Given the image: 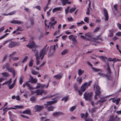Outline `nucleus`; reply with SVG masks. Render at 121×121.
<instances>
[{"label":"nucleus","mask_w":121,"mask_h":121,"mask_svg":"<svg viewBox=\"0 0 121 121\" xmlns=\"http://www.w3.org/2000/svg\"><path fill=\"white\" fill-rule=\"evenodd\" d=\"M92 68L93 70L94 71L96 72H99L98 73L100 76L103 77H105L108 80H111L112 79V77L111 76H110L111 78H109L108 76H107V74H106L103 73V71L102 70L99 69H97L93 67H92Z\"/></svg>","instance_id":"nucleus-3"},{"label":"nucleus","mask_w":121,"mask_h":121,"mask_svg":"<svg viewBox=\"0 0 121 121\" xmlns=\"http://www.w3.org/2000/svg\"><path fill=\"white\" fill-rule=\"evenodd\" d=\"M84 23L83 21H82L81 22H80L77 23V24L78 26H79V25L83 24H84Z\"/></svg>","instance_id":"nucleus-50"},{"label":"nucleus","mask_w":121,"mask_h":121,"mask_svg":"<svg viewBox=\"0 0 121 121\" xmlns=\"http://www.w3.org/2000/svg\"><path fill=\"white\" fill-rule=\"evenodd\" d=\"M34 62V60L32 59L30 60L29 62V67H31L32 66Z\"/></svg>","instance_id":"nucleus-22"},{"label":"nucleus","mask_w":121,"mask_h":121,"mask_svg":"<svg viewBox=\"0 0 121 121\" xmlns=\"http://www.w3.org/2000/svg\"><path fill=\"white\" fill-rule=\"evenodd\" d=\"M23 107L22 105H17L14 106V108H7L5 107L4 108L3 110V111L4 112H6L8 110L11 109H17L22 108H23Z\"/></svg>","instance_id":"nucleus-7"},{"label":"nucleus","mask_w":121,"mask_h":121,"mask_svg":"<svg viewBox=\"0 0 121 121\" xmlns=\"http://www.w3.org/2000/svg\"><path fill=\"white\" fill-rule=\"evenodd\" d=\"M31 73L33 75H36L37 74L38 72L32 69L31 71Z\"/></svg>","instance_id":"nucleus-34"},{"label":"nucleus","mask_w":121,"mask_h":121,"mask_svg":"<svg viewBox=\"0 0 121 121\" xmlns=\"http://www.w3.org/2000/svg\"><path fill=\"white\" fill-rule=\"evenodd\" d=\"M120 118L117 117L111 116L109 119V121H119Z\"/></svg>","instance_id":"nucleus-11"},{"label":"nucleus","mask_w":121,"mask_h":121,"mask_svg":"<svg viewBox=\"0 0 121 121\" xmlns=\"http://www.w3.org/2000/svg\"><path fill=\"white\" fill-rule=\"evenodd\" d=\"M109 32L110 34L108 35V36L110 37H112L113 35V34L112 33L113 31L112 30H110L109 31Z\"/></svg>","instance_id":"nucleus-42"},{"label":"nucleus","mask_w":121,"mask_h":121,"mask_svg":"<svg viewBox=\"0 0 121 121\" xmlns=\"http://www.w3.org/2000/svg\"><path fill=\"white\" fill-rule=\"evenodd\" d=\"M76 28V26L75 25H73L70 26L69 28L70 29H75Z\"/></svg>","instance_id":"nucleus-52"},{"label":"nucleus","mask_w":121,"mask_h":121,"mask_svg":"<svg viewBox=\"0 0 121 121\" xmlns=\"http://www.w3.org/2000/svg\"><path fill=\"white\" fill-rule=\"evenodd\" d=\"M88 114L86 112L85 115L84 113H82L81 115V117L82 118H84L85 119L87 118L88 117Z\"/></svg>","instance_id":"nucleus-20"},{"label":"nucleus","mask_w":121,"mask_h":121,"mask_svg":"<svg viewBox=\"0 0 121 121\" xmlns=\"http://www.w3.org/2000/svg\"><path fill=\"white\" fill-rule=\"evenodd\" d=\"M20 45V43L19 42H15L9 40L8 46L9 48H12Z\"/></svg>","instance_id":"nucleus-5"},{"label":"nucleus","mask_w":121,"mask_h":121,"mask_svg":"<svg viewBox=\"0 0 121 121\" xmlns=\"http://www.w3.org/2000/svg\"><path fill=\"white\" fill-rule=\"evenodd\" d=\"M57 99L56 98H55L53 100L47 102V104L48 105H51L57 102Z\"/></svg>","instance_id":"nucleus-15"},{"label":"nucleus","mask_w":121,"mask_h":121,"mask_svg":"<svg viewBox=\"0 0 121 121\" xmlns=\"http://www.w3.org/2000/svg\"><path fill=\"white\" fill-rule=\"evenodd\" d=\"M57 23V21H55L54 22H49V25L50 26V28H52L53 29L54 28V26Z\"/></svg>","instance_id":"nucleus-14"},{"label":"nucleus","mask_w":121,"mask_h":121,"mask_svg":"<svg viewBox=\"0 0 121 121\" xmlns=\"http://www.w3.org/2000/svg\"><path fill=\"white\" fill-rule=\"evenodd\" d=\"M120 100V98H118L116 100L115 103H116V104L117 105L118 104Z\"/></svg>","instance_id":"nucleus-53"},{"label":"nucleus","mask_w":121,"mask_h":121,"mask_svg":"<svg viewBox=\"0 0 121 121\" xmlns=\"http://www.w3.org/2000/svg\"><path fill=\"white\" fill-rule=\"evenodd\" d=\"M68 99V97L66 96L64 97L63 99H61V100H64V102H65L67 101Z\"/></svg>","instance_id":"nucleus-35"},{"label":"nucleus","mask_w":121,"mask_h":121,"mask_svg":"<svg viewBox=\"0 0 121 121\" xmlns=\"http://www.w3.org/2000/svg\"><path fill=\"white\" fill-rule=\"evenodd\" d=\"M7 70L9 71L10 72H13V70H14L13 69H12V68H10L7 67L6 69Z\"/></svg>","instance_id":"nucleus-32"},{"label":"nucleus","mask_w":121,"mask_h":121,"mask_svg":"<svg viewBox=\"0 0 121 121\" xmlns=\"http://www.w3.org/2000/svg\"><path fill=\"white\" fill-rule=\"evenodd\" d=\"M96 91L95 92V95L94 97V99H98L97 96H99L100 93V89L99 86L97 85L96 86Z\"/></svg>","instance_id":"nucleus-9"},{"label":"nucleus","mask_w":121,"mask_h":121,"mask_svg":"<svg viewBox=\"0 0 121 121\" xmlns=\"http://www.w3.org/2000/svg\"><path fill=\"white\" fill-rule=\"evenodd\" d=\"M100 28L98 27H96L94 30L93 31V32L95 33L97 32V31Z\"/></svg>","instance_id":"nucleus-46"},{"label":"nucleus","mask_w":121,"mask_h":121,"mask_svg":"<svg viewBox=\"0 0 121 121\" xmlns=\"http://www.w3.org/2000/svg\"><path fill=\"white\" fill-rule=\"evenodd\" d=\"M35 110L36 111H40L42 110L43 107L42 106L36 105L35 106Z\"/></svg>","instance_id":"nucleus-13"},{"label":"nucleus","mask_w":121,"mask_h":121,"mask_svg":"<svg viewBox=\"0 0 121 121\" xmlns=\"http://www.w3.org/2000/svg\"><path fill=\"white\" fill-rule=\"evenodd\" d=\"M56 47V45H55L51 46V49L53 50H54Z\"/></svg>","instance_id":"nucleus-61"},{"label":"nucleus","mask_w":121,"mask_h":121,"mask_svg":"<svg viewBox=\"0 0 121 121\" xmlns=\"http://www.w3.org/2000/svg\"><path fill=\"white\" fill-rule=\"evenodd\" d=\"M30 113V111L29 110H26L23 112L22 113L29 114Z\"/></svg>","instance_id":"nucleus-28"},{"label":"nucleus","mask_w":121,"mask_h":121,"mask_svg":"<svg viewBox=\"0 0 121 121\" xmlns=\"http://www.w3.org/2000/svg\"><path fill=\"white\" fill-rule=\"evenodd\" d=\"M67 20L69 21H73L72 18L71 17H68L67 18Z\"/></svg>","instance_id":"nucleus-62"},{"label":"nucleus","mask_w":121,"mask_h":121,"mask_svg":"<svg viewBox=\"0 0 121 121\" xmlns=\"http://www.w3.org/2000/svg\"><path fill=\"white\" fill-rule=\"evenodd\" d=\"M75 109V106H73L70 109V112L73 111Z\"/></svg>","instance_id":"nucleus-49"},{"label":"nucleus","mask_w":121,"mask_h":121,"mask_svg":"<svg viewBox=\"0 0 121 121\" xmlns=\"http://www.w3.org/2000/svg\"><path fill=\"white\" fill-rule=\"evenodd\" d=\"M18 30L20 31V30L18 28L16 30L13 31V34L16 33L17 35L19 34L20 33L19 32L16 33Z\"/></svg>","instance_id":"nucleus-44"},{"label":"nucleus","mask_w":121,"mask_h":121,"mask_svg":"<svg viewBox=\"0 0 121 121\" xmlns=\"http://www.w3.org/2000/svg\"><path fill=\"white\" fill-rule=\"evenodd\" d=\"M60 32V30H58L56 31L54 33V35H59Z\"/></svg>","instance_id":"nucleus-38"},{"label":"nucleus","mask_w":121,"mask_h":121,"mask_svg":"<svg viewBox=\"0 0 121 121\" xmlns=\"http://www.w3.org/2000/svg\"><path fill=\"white\" fill-rule=\"evenodd\" d=\"M48 83L47 85H42L41 84L39 83H38L37 84V85L36 86V87L37 88H42L45 87L46 88H47L48 87Z\"/></svg>","instance_id":"nucleus-12"},{"label":"nucleus","mask_w":121,"mask_h":121,"mask_svg":"<svg viewBox=\"0 0 121 121\" xmlns=\"http://www.w3.org/2000/svg\"><path fill=\"white\" fill-rule=\"evenodd\" d=\"M7 56L6 55H5L4 56L2 60V61L3 62H4L7 59Z\"/></svg>","instance_id":"nucleus-45"},{"label":"nucleus","mask_w":121,"mask_h":121,"mask_svg":"<svg viewBox=\"0 0 121 121\" xmlns=\"http://www.w3.org/2000/svg\"><path fill=\"white\" fill-rule=\"evenodd\" d=\"M30 100L31 101H34L35 99V97H33L30 98Z\"/></svg>","instance_id":"nucleus-57"},{"label":"nucleus","mask_w":121,"mask_h":121,"mask_svg":"<svg viewBox=\"0 0 121 121\" xmlns=\"http://www.w3.org/2000/svg\"><path fill=\"white\" fill-rule=\"evenodd\" d=\"M24 10L25 11L28 12H30V10L29 9L27 8H25Z\"/></svg>","instance_id":"nucleus-63"},{"label":"nucleus","mask_w":121,"mask_h":121,"mask_svg":"<svg viewBox=\"0 0 121 121\" xmlns=\"http://www.w3.org/2000/svg\"><path fill=\"white\" fill-rule=\"evenodd\" d=\"M17 53V52H13L9 56L10 57H12L13 56H15Z\"/></svg>","instance_id":"nucleus-41"},{"label":"nucleus","mask_w":121,"mask_h":121,"mask_svg":"<svg viewBox=\"0 0 121 121\" xmlns=\"http://www.w3.org/2000/svg\"><path fill=\"white\" fill-rule=\"evenodd\" d=\"M28 58V57L27 56H25L22 61V63L23 64L27 60Z\"/></svg>","instance_id":"nucleus-37"},{"label":"nucleus","mask_w":121,"mask_h":121,"mask_svg":"<svg viewBox=\"0 0 121 121\" xmlns=\"http://www.w3.org/2000/svg\"><path fill=\"white\" fill-rule=\"evenodd\" d=\"M29 81L26 82L25 84L23 85V86L24 87H25L26 86H27L30 90L32 95H33L35 93H36V95H41L43 94H46L47 93V91L43 90L38 89L35 91H33L32 90L34 89V88H33L30 85L29 83Z\"/></svg>","instance_id":"nucleus-2"},{"label":"nucleus","mask_w":121,"mask_h":121,"mask_svg":"<svg viewBox=\"0 0 121 121\" xmlns=\"http://www.w3.org/2000/svg\"><path fill=\"white\" fill-rule=\"evenodd\" d=\"M62 76V75L61 74H58L55 75L53 76V77L57 79H60Z\"/></svg>","instance_id":"nucleus-19"},{"label":"nucleus","mask_w":121,"mask_h":121,"mask_svg":"<svg viewBox=\"0 0 121 121\" xmlns=\"http://www.w3.org/2000/svg\"><path fill=\"white\" fill-rule=\"evenodd\" d=\"M30 81L31 83H36L37 81V80L36 79L32 77L31 78Z\"/></svg>","instance_id":"nucleus-30"},{"label":"nucleus","mask_w":121,"mask_h":121,"mask_svg":"<svg viewBox=\"0 0 121 121\" xmlns=\"http://www.w3.org/2000/svg\"><path fill=\"white\" fill-rule=\"evenodd\" d=\"M26 46L30 48H35L36 47L33 41L30 42L28 44L26 45Z\"/></svg>","instance_id":"nucleus-10"},{"label":"nucleus","mask_w":121,"mask_h":121,"mask_svg":"<svg viewBox=\"0 0 121 121\" xmlns=\"http://www.w3.org/2000/svg\"><path fill=\"white\" fill-rule=\"evenodd\" d=\"M15 84L14 83H13L11 85H8V86L9 87V88L10 89H11L13 88L15 86Z\"/></svg>","instance_id":"nucleus-31"},{"label":"nucleus","mask_w":121,"mask_h":121,"mask_svg":"<svg viewBox=\"0 0 121 121\" xmlns=\"http://www.w3.org/2000/svg\"><path fill=\"white\" fill-rule=\"evenodd\" d=\"M1 74L3 75V77H8L9 76V75L8 73L4 72L1 73Z\"/></svg>","instance_id":"nucleus-26"},{"label":"nucleus","mask_w":121,"mask_h":121,"mask_svg":"<svg viewBox=\"0 0 121 121\" xmlns=\"http://www.w3.org/2000/svg\"><path fill=\"white\" fill-rule=\"evenodd\" d=\"M75 38L74 36L73 35H71L69 36V38L70 40H72Z\"/></svg>","instance_id":"nucleus-40"},{"label":"nucleus","mask_w":121,"mask_h":121,"mask_svg":"<svg viewBox=\"0 0 121 121\" xmlns=\"http://www.w3.org/2000/svg\"><path fill=\"white\" fill-rule=\"evenodd\" d=\"M30 22L31 25H33L34 24V19L33 17H30Z\"/></svg>","instance_id":"nucleus-21"},{"label":"nucleus","mask_w":121,"mask_h":121,"mask_svg":"<svg viewBox=\"0 0 121 121\" xmlns=\"http://www.w3.org/2000/svg\"><path fill=\"white\" fill-rule=\"evenodd\" d=\"M34 8H35L39 10H40L41 7L39 6L38 5L36 6L35 7H34Z\"/></svg>","instance_id":"nucleus-59"},{"label":"nucleus","mask_w":121,"mask_h":121,"mask_svg":"<svg viewBox=\"0 0 121 121\" xmlns=\"http://www.w3.org/2000/svg\"><path fill=\"white\" fill-rule=\"evenodd\" d=\"M11 79L10 80L6 82V84H8V85H10L11 83Z\"/></svg>","instance_id":"nucleus-51"},{"label":"nucleus","mask_w":121,"mask_h":121,"mask_svg":"<svg viewBox=\"0 0 121 121\" xmlns=\"http://www.w3.org/2000/svg\"><path fill=\"white\" fill-rule=\"evenodd\" d=\"M107 72L108 73V74L110 73H111V71H110V68H109L108 65V68H107Z\"/></svg>","instance_id":"nucleus-47"},{"label":"nucleus","mask_w":121,"mask_h":121,"mask_svg":"<svg viewBox=\"0 0 121 121\" xmlns=\"http://www.w3.org/2000/svg\"><path fill=\"white\" fill-rule=\"evenodd\" d=\"M9 40H6L4 41L2 44L3 45L2 46H4V45L5 44L7 43H9Z\"/></svg>","instance_id":"nucleus-43"},{"label":"nucleus","mask_w":121,"mask_h":121,"mask_svg":"<svg viewBox=\"0 0 121 121\" xmlns=\"http://www.w3.org/2000/svg\"><path fill=\"white\" fill-rule=\"evenodd\" d=\"M76 9V8H73L69 9V11L70 13H71L74 12Z\"/></svg>","instance_id":"nucleus-23"},{"label":"nucleus","mask_w":121,"mask_h":121,"mask_svg":"<svg viewBox=\"0 0 121 121\" xmlns=\"http://www.w3.org/2000/svg\"><path fill=\"white\" fill-rule=\"evenodd\" d=\"M72 41L73 42L72 44H73L75 45L77 43V40L75 38L73 39L72 40Z\"/></svg>","instance_id":"nucleus-36"},{"label":"nucleus","mask_w":121,"mask_h":121,"mask_svg":"<svg viewBox=\"0 0 121 121\" xmlns=\"http://www.w3.org/2000/svg\"><path fill=\"white\" fill-rule=\"evenodd\" d=\"M91 82L90 81L88 82H85L83 84L81 87V90L82 92H84L86 89L90 86Z\"/></svg>","instance_id":"nucleus-6"},{"label":"nucleus","mask_w":121,"mask_h":121,"mask_svg":"<svg viewBox=\"0 0 121 121\" xmlns=\"http://www.w3.org/2000/svg\"><path fill=\"white\" fill-rule=\"evenodd\" d=\"M100 58L102 60H104L107 59L106 57L103 56H100Z\"/></svg>","instance_id":"nucleus-60"},{"label":"nucleus","mask_w":121,"mask_h":121,"mask_svg":"<svg viewBox=\"0 0 121 121\" xmlns=\"http://www.w3.org/2000/svg\"><path fill=\"white\" fill-rule=\"evenodd\" d=\"M62 8L60 7H57L54 8L52 10V12L54 13L57 11H61L62 10Z\"/></svg>","instance_id":"nucleus-18"},{"label":"nucleus","mask_w":121,"mask_h":121,"mask_svg":"<svg viewBox=\"0 0 121 121\" xmlns=\"http://www.w3.org/2000/svg\"><path fill=\"white\" fill-rule=\"evenodd\" d=\"M11 23H14L15 24H23V22L22 21L13 20L10 21Z\"/></svg>","instance_id":"nucleus-16"},{"label":"nucleus","mask_w":121,"mask_h":121,"mask_svg":"<svg viewBox=\"0 0 121 121\" xmlns=\"http://www.w3.org/2000/svg\"><path fill=\"white\" fill-rule=\"evenodd\" d=\"M84 21L88 23L89 20V18L86 17H85V18L84 19Z\"/></svg>","instance_id":"nucleus-48"},{"label":"nucleus","mask_w":121,"mask_h":121,"mask_svg":"<svg viewBox=\"0 0 121 121\" xmlns=\"http://www.w3.org/2000/svg\"><path fill=\"white\" fill-rule=\"evenodd\" d=\"M85 121H92V119L90 118H87L85 119Z\"/></svg>","instance_id":"nucleus-64"},{"label":"nucleus","mask_w":121,"mask_h":121,"mask_svg":"<svg viewBox=\"0 0 121 121\" xmlns=\"http://www.w3.org/2000/svg\"><path fill=\"white\" fill-rule=\"evenodd\" d=\"M54 108V107L52 106H50L47 108L48 110L49 111H52Z\"/></svg>","instance_id":"nucleus-29"},{"label":"nucleus","mask_w":121,"mask_h":121,"mask_svg":"<svg viewBox=\"0 0 121 121\" xmlns=\"http://www.w3.org/2000/svg\"><path fill=\"white\" fill-rule=\"evenodd\" d=\"M78 81L79 84H81L82 81V78H78L77 80Z\"/></svg>","instance_id":"nucleus-58"},{"label":"nucleus","mask_w":121,"mask_h":121,"mask_svg":"<svg viewBox=\"0 0 121 121\" xmlns=\"http://www.w3.org/2000/svg\"><path fill=\"white\" fill-rule=\"evenodd\" d=\"M84 98L87 100H91L92 98V93H85L84 95Z\"/></svg>","instance_id":"nucleus-8"},{"label":"nucleus","mask_w":121,"mask_h":121,"mask_svg":"<svg viewBox=\"0 0 121 121\" xmlns=\"http://www.w3.org/2000/svg\"><path fill=\"white\" fill-rule=\"evenodd\" d=\"M86 39L89 40L94 42H96L97 39L98 38V37H96L95 38H93L92 34L90 32L86 33L85 34Z\"/></svg>","instance_id":"nucleus-4"},{"label":"nucleus","mask_w":121,"mask_h":121,"mask_svg":"<svg viewBox=\"0 0 121 121\" xmlns=\"http://www.w3.org/2000/svg\"><path fill=\"white\" fill-rule=\"evenodd\" d=\"M84 72V71L80 69H79L78 70V75L79 76L81 75Z\"/></svg>","instance_id":"nucleus-24"},{"label":"nucleus","mask_w":121,"mask_h":121,"mask_svg":"<svg viewBox=\"0 0 121 121\" xmlns=\"http://www.w3.org/2000/svg\"><path fill=\"white\" fill-rule=\"evenodd\" d=\"M5 29L4 26H3V27H2L0 28V33L2 32Z\"/></svg>","instance_id":"nucleus-54"},{"label":"nucleus","mask_w":121,"mask_h":121,"mask_svg":"<svg viewBox=\"0 0 121 121\" xmlns=\"http://www.w3.org/2000/svg\"><path fill=\"white\" fill-rule=\"evenodd\" d=\"M104 16L105 17V21H107L108 19V15L106 10L104 9Z\"/></svg>","instance_id":"nucleus-17"},{"label":"nucleus","mask_w":121,"mask_h":121,"mask_svg":"<svg viewBox=\"0 0 121 121\" xmlns=\"http://www.w3.org/2000/svg\"><path fill=\"white\" fill-rule=\"evenodd\" d=\"M117 26L119 29L121 30V24H120L118 23H117Z\"/></svg>","instance_id":"nucleus-55"},{"label":"nucleus","mask_w":121,"mask_h":121,"mask_svg":"<svg viewBox=\"0 0 121 121\" xmlns=\"http://www.w3.org/2000/svg\"><path fill=\"white\" fill-rule=\"evenodd\" d=\"M19 57H13L12 58V59L13 60H18L19 58Z\"/></svg>","instance_id":"nucleus-39"},{"label":"nucleus","mask_w":121,"mask_h":121,"mask_svg":"<svg viewBox=\"0 0 121 121\" xmlns=\"http://www.w3.org/2000/svg\"><path fill=\"white\" fill-rule=\"evenodd\" d=\"M15 13V12L13 11V12H11L9 13L8 14H3V15H5V16H7L8 15H12L13 14H14Z\"/></svg>","instance_id":"nucleus-27"},{"label":"nucleus","mask_w":121,"mask_h":121,"mask_svg":"<svg viewBox=\"0 0 121 121\" xmlns=\"http://www.w3.org/2000/svg\"><path fill=\"white\" fill-rule=\"evenodd\" d=\"M48 51L46 47L42 49L40 51L39 56L37 55L38 52L37 50H35L34 51V53L36 56V63L37 65H38L40 63L39 60V58L41 57V59L42 60L43 58L44 55L46 54Z\"/></svg>","instance_id":"nucleus-1"},{"label":"nucleus","mask_w":121,"mask_h":121,"mask_svg":"<svg viewBox=\"0 0 121 121\" xmlns=\"http://www.w3.org/2000/svg\"><path fill=\"white\" fill-rule=\"evenodd\" d=\"M9 34L8 33H6L3 36L0 37V40L6 37L8 35H9Z\"/></svg>","instance_id":"nucleus-33"},{"label":"nucleus","mask_w":121,"mask_h":121,"mask_svg":"<svg viewBox=\"0 0 121 121\" xmlns=\"http://www.w3.org/2000/svg\"><path fill=\"white\" fill-rule=\"evenodd\" d=\"M69 7H67L66 9L65 10V13L66 14H67L68 13V11L69 9Z\"/></svg>","instance_id":"nucleus-56"},{"label":"nucleus","mask_w":121,"mask_h":121,"mask_svg":"<svg viewBox=\"0 0 121 121\" xmlns=\"http://www.w3.org/2000/svg\"><path fill=\"white\" fill-rule=\"evenodd\" d=\"M68 52V50L65 49L63 50L61 52V55H65Z\"/></svg>","instance_id":"nucleus-25"}]
</instances>
